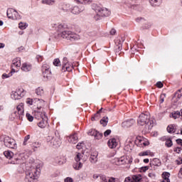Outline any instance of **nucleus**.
<instances>
[{"mask_svg": "<svg viewBox=\"0 0 182 182\" xmlns=\"http://www.w3.org/2000/svg\"><path fill=\"white\" fill-rule=\"evenodd\" d=\"M149 177H150L151 178H156V173L151 172V173H149L148 174Z\"/></svg>", "mask_w": 182, "mask_h": 182, "instance_id": "56", "label": "nucleus"}, {"mask_svg": "<svg viewBox=\"0 0 182 182\" xmlns=\"http://www.w3.org/2000/svg\"><path fill=\"white\" fill-rule=\"evenodd\" d=\"M43 88L42 87H38L36 90V93L37 95V96H42L43 95Z\"/></svg>", "mask_w": 182, "mask_h": 182, "instance_id": "38", "label": "nucleus"}, {"mask_svg": "<svg viewBox=\"0 0 182 182\" xmlns=\"http://www.w3.org/2000/svg\"><path fill=\"white\" fill-rule=\"evenodd\" d=\"M1 141H4V146L9 149H17L18 145L15 139L9 137V136L3 135L1 136Z\"/></svg>", "mask_w": 182, "mask_h": 182, "instance_id": "5", "label": "nucleus"}, {"mask_svg": "<svg viewBox=\"0 0 182 182\" xmlns=\"http://www.w3.org/2000/svg\"><path fill=\"white\" fill-rule=\"evenodd\" d=\"M137 122L139 126H145V132H147L151 129H153L156 119H150V114L146 112V114L142 113L139 115Z\"/></svg>", "mask_w": 182, "mask_h": 182, "instance_id": "2", "label": "nucleus"}, {"mask_svg": "<svg viewBox=\"0 0 182 182\" xmlns=\"http://www.w3.org/2000/svg\"><path fill=\"white\" fill-rule=\"evenodd\" d=\"M11 99L14 100H19V99H21V97L16 93V91L11 92Z\"/></svg>", "mask_w": 182, "mask_h": 182, "instance_id": "31", "label": "nucleus"}, {"mask_svg": "<svg viewBox=\"0 0 182 182\" xmlns=\"http://www.w3.org/2000/svg\"><path fill=\"white\" fill-rule=\"evenodd\" d=\"M94 137L96 140H100L102 137H103V134L97 131L95 132V134H94Z\"/></svg>", "mask_w": 182, "mask_h": 182, "instance_id": "34", "label": "nucleus"}, {"mask_svg": "<svg viewBox=\"0 0 182 182\" xmlns=\"http://www.w3.org/2000/svg\"><path fill=\"white\" fill-rule=\"evenodd\" d=\"M55 163H57L58 164H59L60 166H62V164H63L64 163H65V161L64 160L63 158L62 157H57L55 159Z\"/></svg>", "mask_w": 182, "mask_h": 182, "instance_id": "36", "label": "nucleus"}, {"mask_svg": "<svg viewBox=\"0 0 182 182\" xmlns=\"http://www.w3.org/2000/svg\"><path fill=\"white\" fill-rule=\"evenodd\" d=\"M110 133H112V130L110 129H107L104 132V136L105 137H107V136H109L110 134Z\"/></svg>", "mask_w": 182, "mask_h": 182, "instance_id": "53", "label": "nucleus"}, {"mask_svg": "<svg viewBox=\"0 0 182 182\" xmlns=\"http://www.w3.org/2000/svg\"><path fill=\"white\" fill-rule=\"evenodd\" d=\"M149 3L151 6H160L161 4L163 3V0H149Z\"/></svg>", "mask_w": 182, "mask_h": 182, "instance_id": "23", "label": "nucleus"}, {"mask_svg": "<svg viewBox=\"0 0 182 182\" xmlns=\"http://www.w3.org/2000/svg\"><path fill=\"white\" fill-rule=\"evenodd\" d=\"M165 146L166 147H171L173 146V141L171 140V138L165 136Z\"/></svg>", "mask_w": 182, "mask_h": 182, "instance_id": "25", "label": "nucleus"}, {"mask_svg": "<svg viewBox=\"0 0 182 182\" xmlns=\"http://www.w3.org/2000/svg\"><path fill=\"white\" fill-rule=\"evenodd\" d=\"M93 9L97 14V15L94 16L95 21H99V19H102V18H105L106 16H110L111 12L107 8L95 5Z\"/></svg>", "mask_w": 182, "mask_h": 182, "instance_id": "3", "label": "nucleus"}, {"mask_svg": "<svg viewBox=\"0 0 182 182\" xmlns=\"http://www.w3.org/2000/svg\"><path fill=\"white\" fill-rule=\"evenodd\" d=\"M170 117H173V119H178L180 117V111H174L170 114Z\"/></svg>", "mask_w": 182, "mask_h": 182, "instance_id": "29", "label": "nucleus"}, {"mask_svg": "<svg viewBox=\"0 0 182 182\" xmlns=\"http://www.w3.org/2000/svg\"><path fill=\"white\" fill-rule=\"evenodd\" d=\"M16 93L18 94V96H20V98L22 99L25 95H26V92L23 90V88H18L16 90Z\"/></svg>", "mask_w": 182, "mask_h": 182, "instance_id": "26", "label": "nucleus"}, {"mask_svg": "<svg viewBox=\"0 0 182 182\" xmlns=\"http://www.w3.org/2000/svg\"><path fill=\"white\" fill-rule=\"evenodd\" d=\"M26 117H27L28 122H33V117L32 115H31V114L27 113Z\"/></svg>", "mask_w": 182, "mask_h": 182, "instance_id": "47", "label": "nucleus"}, {"mask_svg": "<svg viewBox=\"0 0 182 182\" xmlns=\"http://www.w3.org/2000/svg\"><path fill=\"white\" fill-rule=\"evenodd\" d=\"M29 139H31V135L30 134L26 135L24 137V141L23 142V146H28V141L29 140Z\"/></svg>", "mask_w": 182, "mask_h": 182, "instance_id": "40", "label": "nucleus"}, {"mask_svg": "<svg viewBox=\"0 0 182 182\" xmlns=\"http://www.w3.org/2000/svg\"><path fill=\"white\" fill-rule=\"evenodd\" d=\"M151 166H155L156 167H160L161 166V161L159 159L154 158L150 162Z\"/></svg>", "mask_w": 182, "mask_h": 182, "instance_id": "20", "label": "nucleus"}, {"mask_svg": "<svg viewBox=\"0 0 182 182\" xmlns=\"http://www.w3.org/2000/svg\"><path fill=\"white\" fill-rule=\"evenodd\" d=\"M77 2H80V4H82V5H86L87 4H91L92 1L90 0H77Z\"/></svg>", "mask_w": 182, "mask_h": 182, "instance_id": "42", "label": "nucleus"}, {"mask_svg": "<svg viewBox=\"0 0 182 182\" xmlns=\"http://www.w3.org/2000/svg\"><path fill=\"white\" fill-rule=\"evenodd\" d=\"M92 177L94 180H100V174H94Z\"/></svg>", "mask_w": 182, "mask_h": 182, "instance_id": "57", "label": "nucleus"}, {"mask_svg": "<svg viewBox=\"0 0 182 182\" xmlns=\"http://www.w3.org/2000/svg\"><path fill=\"white\" fill-rule=\"evenodd\" d=\"M149 154H150V151H144V152H140L139 154V156H149Z\"/></svg>", "mask_w": 182, "mask_h": 182, "instance_id": "50", "label": "nucleus"}, {"mask_svg": "<svg viewBox=\"0 0 182 182\" xmlns=\"http://www.w3.org/2000/svg\"><path fill=\"white\" fill-rule=\"evenodd\" d=\"M18 28H20L21 30L26 29L28 28V26L26 25V23H18Z\"/></svg>", "mask_w": 182, "mask_h": 182, "instance_id": "43", "label": "nucleus"}, {"mask_svg": "<svg viewBox=\"0 0 182 182\" xmlns=\"http://www.w3.org/2000/svg\"><path fill=\"white\" fill-rule=\"evenodd\" d=\"M83 146H85V143L84 142H80L77 144V149L78 150H80V149L83 148Z\"/></svg>", "mask_w": 182, "mask_h": 182, "instance_id": "49", "label": "nucleus"}, {"mask_svg": "<svg viewBox=\"0 0 182 182\" xmlns=\"http://www.w3.org/2000/svg\"><path fill=\"white\" fill-rule=\"evenodd\" d=\"M12 63L16 68H21V58H14Z\"/></svg>", "mask_w": 182, "mask_h": 182, "instance_id": "27", "label": "nucleus"}, {"mask_svg": "<svg viewBox=\"0 0 182 182\" xmlns=\"http://www.w3.org/2000/svg\"><path fill=\"white\" fill-rule=\"evenodd\" d=\"M90 161L95 164V163L97 162V152H94L91 154L90 157Z\"/></svg>", "mask_w": 182, "mask_h": 182, "instance_id": "22", "label": "nucleus"}, {"mask_svg": "<svg viewBox=\"0 0 182 182\" xmlns=\"http://www.w3.org/2000/svg\"><path fill=\"white\" fill-rule=\"evenodd\" d=\"M47 143L52 147H59L61 144L60 138L56 135H49L47 137Z\"/></svg>", "mask_w": 182, "mask_h": 182, "instance_id": "6", "label": "nucleus"}, {"mask_svg": "<svg viewBox=\"0 0 182 182\" xmlns=\"http://www.w3.org/2000/svg\"><path fill=\"white\" fill-rule=\"evenodd\" d=\"M108 182H116V178H113V177L109 178Z\"/></svg>", "mask_w": 182, "mask_h": 182, "instance_id": "63", "label": "nucleus"}, {"mask_svg": "<svg viewBox=\"0 0 182 182\" xmlns=\"http://www.w3.org/2000/svg\"><path fill=\"white\" fill-rule=\"evenodd\" d=\"M68 26L65 24H59L58 26L57 31L59 32L58 36L63 38V39H67V41H77L80 39L79 35L68 31Z\"/></svg>", "mask_w": 182, "mask_h": 182, "instance_id": "1", "label": "nucleus"}, {"mask_svg": "<svg viewBox=\"0 0 182 182\" xmlns=\"http://www.w3.org/2000/svg\"><path fill=\"white\" fill-rule=\"evenodd\" d=\"M6 14L9 19H13V21L21 19V15L14 9H8Z\"/></svg>", "mask_w": 182, "mask_h": 182, "instance_id": "8", "label": "nucleus"}, {"mask_svg": "<svg viewBox=\"0 0 182 182\" xmlns=\"http://www.w3.org/2000/svg\"><path fill=\"white\" fill-rule=\"evenodd\" d=\"M127 160L125 156H121L120 158H114L112 159V163L116 164V166H122L126 164Z\"/></svg>", "mask_w": 182, "mask_h": 182, "instance_id": "13", "label": "nucleus"}, {"mask_svg": "<svg viewBox=\"0 0 182 182\" xmlns=\"http://www.w3.org/2000/svg\"><path fill=\"white\" fill-rule=\"evenodd\" d=\"M16 109H17L18 112L23 110V104L21 103V105H18Z\"/></svg>", "mask_w": 182, "mask_h": 182, "instance_id": "54", "label": "nucleus"}, {"mask_svg": "<svg viewBox=\"0 0 182 182\" xmlns=\"http://www.w3.org/2000/svg\"><path fill=\"white\" fill-rule=\"evenodd\" d=\"M107 144L109 149H116V147H117V141L114 138L110 139H109Z\"/></svg>", "mask_w": 182, "mask_h": 182, "instance_id": "16", "label": "nucleus"}, {"mask_svg": "<svg viewBox=\"0 0 182 182\" xmlns=\"http://www.w3.org/2000/svg\"><path fill=\"white\" fill-rule=\"evenodd\" d=\"M26 102L27 103V105H30V106H32L33 103H36V100H35V99L27 98Z\"/></svg>", "mask_w": 182, "mask_h": 182, "instance_id": "39", "label": "nucleus"}, {"mask_svg": "<svg viewBox=\"0 0 182 182\" xmlns=\"http://www.w3.org/2000/svg\"><path fill=\"white\" fill-rule=\"evenodd\" d=\"M39 114L41 117V120L38 122V126L40 129H45L46 126H48V117L45 114H42V112H39Z\"/></svg>", "mask_w": 182, "mask_h": 182, "instance_id": "11", "label": "nucleus"}, {"mask_svg": "<svg viewBox=\"0 0 182 182\" xmlns=\"http://www.w3.org/2000/svg\"><path fill=\"white\" fill-rule=\"evenodd\" d=\"M62 63V72H72V70L75 69V66H76V63L70 65L69 63V60H68V58L66 57L63 58Z\"/></svg>", "mask_w": 182, "mask_h": 182, "instance_id": "7", "label": "nucleus"}, {"mask_svg": "<svg viewBox=\"0 0 182 182\" xmlns=\"http://www.w3.org/2000/svg\"><path fill=\"white\" fill-rule=\"evenodd\" d=\"M134 123H136V121L134 119H128L122 123V127L127 128L132 127Z\"/></svg>", "mask_w": 182, "mask_h": 182, "instance_id": "15", "label": "nucleus"}, {"mask_svg": "<svg viewBox=\"0 0 182 182\" xmlns=\"http://www.w3.org/2000/svg\"><path fill=\"white\" fill-rule=\"evenodd\" d=\"M124 182H133V178L132 176H128L125 178Z\"/></svg>", "mask_w": 182, "mask_h": 182, "instance_id": "51", "label": "nucleus"}, {"mask_svg": "<svg viewBox=\"0 0 182 182\" xmlns=\"http://www.w3.org/2000/svg\"><path fill=\"white\" fill-rule=\"evenodd\" d=\"M4 154L6 159H12V156H14V152L11 151H5L4 152Z\"/></svg>", "mask_w": 182, "mask_h": 182, "instance_id": "33", "label": "nucleus"}, {"mask_svg": "<svg viewBox=\"0 0 182 182\" xmlns=\"http://www.w3.org/2000/svg\"><path fill=\"white\" fill-rule=\"evenodd\" d=\"M164 99H166V94H161L160 95V100H159L161 104L164 102Z\"/></svg>", "mask_w": 182, "mask_h": 182, "instance_id": "46", "label": "nucleus"}, {"mask_svg": "<svg viewBox=\"0 0 182 182\" xmlns=\"http://www.w3.org/2000/svg\"><path fill=\"white\" fill-rule=\"evenodd\" d=\"M110 35H116V29L112 28L110 32H109Z\"/></svg>", "mask_w": 182, "mask_h": 182, "instance_id": "62", "label": "nucleus"}, {"mask_svg": "<svg viewBox=\"0 0 182 182\" xmlns=\"http://www.w3.org/2000/svg\"><path fill=\"white\" fill-rule=\"evenodd\" d=\"M54 66H60V60L59 58H55L53 60Z\"/></svg>", "mask_w": 182, "mask_h": 182, "instance_id": "44", "label": "nucleus"}, {"mask_svg": "<svg viewBox=\"0 0 182 182\" xmlns=\"http://www.w3.org/2000/svg\"><path fill=\"white\" fill-rule=\"evenodd\" d=\"M12 76V73H9V74L4 73L1 76L2 79H8V77H11Z\"/></svg>", "mask_w": 182, "mask_h": 182, "instance_id": "45", "label": "nucleus"}, {"mask_svg": "<svg viewBox=\"0 0 182 182\" xmlns=\"http://www.w3.org/2000/svg\"><path fill=\"white\" fill-rule=\"evenodd\" d=\"M100 119V114L96 113L92 117L91 120L92 122H97L98 120Z\"/></svg>", "mask_w": 182, "mask_h": 182, "instance_id": "35", "label": "nucleus"}, {"mask_svg": "<svg viewBox=\"0 0 182 182\" xmlns=\"http://www.w3.org/2000/svg\"><path fill=\"white\" fill-rule=\"evenodd\" d=\"M29 146H30L31 149H32V150H33V151H36V149H39V147H41V144L39 141L33 142Z\"/></svg>", "mask_w": 182, "mask_h": 182, "instance_id": "21", "label": "nucleus"}, {"mask_svg": "<svg viewBox=\"0 0 182 182\" xmlns=\"http://www.w3.org/2000/svg\"><path fill=\"white\" fill-rule=\"evenodd\" d=\"M163 86H164L163 82H161V81L156 82V87H159V89H161Z\"/></svg>", "mask_w": 182, "mask_h": 182, "instance_id": "55", "label": "nucleus"}, {"mask_svg": "<svg viewBox=\"0 0 182 182\" xmlns=\"http://www.w3.org/2000/svg\"><path fill=\"white\" fill-rule=\"evenodd\" d=\"M41 70L43 76L44 77V80H49V79L50 78V75L52 73L50 72V67L48 64H44L42 66Z\"/></svg>", "mask_w": 182, "mask_h": 182, "instance_id": "9", "label": "nucleus"}, {"mask_svg": "<svg viewBox=\"0 0 182 182\" xmlns=\"http://www.w3.org/2000/svg\"><path fill=\"white\" fill-rule=\"evenodd\" d=\"M132 181L133 182H140L141 180L143 178L141 177V175L138 174V175H134L132 176Z\"/></svg>", "mask_w": 182, "mask_h": 182, "instance_id": "28", "label": "nucleus"}, {"mask_svg": "<svg viewBox=\"0 0 182 182\" xmlns=\"http://www.w3.org/2000/svg\"><path fill=\"white\" fill-rule=\"evenodd\" d=\"M176 127V125L174 124H171V125H168L166 130L168 132V133H174V128Z\"/></svg>", "mask_w": 182, "mask_h": 182, "instance_id": "37", "label": "nucleus"}, {"mask_svg": "<svg viewBox=\"0 0 182 182\" xmlns=\"http://www.w3.org/2000/svg\"><path fill=\"white\" fill-rule=\"evenodd\" d=\"M162 178H164V182H170V173L164 172L162 173Z\"/></svg>", "mask_w": 182, "mask_h": 182, "instance_id": "24", "label": "nucleus"}, {"mask_svg": "<svg viewBox=\"0 0 182 182\" xmlns=\"http://www.w3.org/2000/svg\"><path fill=\"white\" fill-rule=\"evenodd\" d=\"M97 131V130L96 129L90 130V132H88L89 136H94Z\"/></svg>", "mask_w": 182, "mask_h": 182, "instance_id": "52", "label": "nucleus"}, {"mask_svg": "<svg viewBox=\"0 0 182 182\" xmlns=\"http://www.w3.org/2000/svg\"><path fill=\"white\" fill-rule=\"evenodd\" d=\"M21 70L23 72H31V70H32V65L28 63H23Z\"/></svg>", "mask_w": 182, "mask_h": 182, "instance_id": "17", "label": "nucleus"}, {"mask_svg": "<svg viewBox=\"0 0 182 182\" xmlns=\"http://www.w3.org/2000/svg\"><path fill=\"white\" fill-rule=\"evenodd\" d=\"M52 0H42V4H46V5H52Z\"/></svg>", "mask_w": 182, "mask_h": 182, "instance_id": "48", "label": "nucleus"}, {"mask_svg": "<svg viewBox=\"0 0 182 182\" xmlns=\"http://www.w3.org/2000/svg\"><path fill=\"white\" fill-rule=\"evenodd\" d=\"M36 103L37 104V109H42L45 106V101L43 100L34 98Z\"/></svg>", "mask_w": 182, "mask_h": 182, "instance_id": "19", "label": "nucleus"}, {"mask_svg": "<svg viewBox=\"0 0 182 182\" xmlns=\"http://www.w3.org/2000/svg\"><path fill=\"white\" fill-rule=\"evenodd\" d=\"M109 122V118L107 117H104L101 120H100V124H102L104 127H106L107 126V123Z\"/></svg>", "mask_w": 182, "mask_h": 182, "instance_id": "30", "label": "nucleus"}, {"mask_svg": "<svg viewBox=\"0 0 182 182\" xmlns=\"http://www.w3.org/2000/svg\"><path fill=\"white\" fill-rule=\"evenodd\" d=\"M65 182H73V179L72 178L68 177L65 179Z\"/></svg>", "mask_w": 182, "mask_h": 182, "instance_id": "59", "label": "nucleus"}, {"mask_svg": "<svg viewBox=\"0 0 182 182\" xmlns=\"http://www.w3.org/2000/svg\"><path fill=\"white\" fill-rule=\"evenodd\" d=\"M177 144H180V146H182V139H178L176 140Z\"/></svg>", "mask_w": 182, "mask_h": 182, "instance_id": "60", "label": "nucleus"}, {"mask_svg": "<svg viewBox=\"0 0 182 182\" xmlns=\"http://www.w3.org/2000/svg\"><path fill=\"white\" fill-rule=\"evenodd\" d=\"M175 96H176V97H177V99H181V97H182V89L181 90H178L175 93Z\"/></svg>", "mask_w": 182, "mask_h": 182, "instance_id": "41", "label": "nucleus"}, {"mask_svg": "<svg viewBox=\"0 0 182 182\" xmlns=\"http://www.w3.org/2000/svg\"><path fill=\"white\" fill-rule=\"evenodd\" d=\"M149 170V166H143L141 168V171H143L144 173L147 171Z\"/></svg>", "mask_w": 182, "mask_h": 182, "instance_id": "58", "label": "nucleus"}, {"mask_svg": "<svg viewBox=\"0 0 182 182\" xmlns=\"http://www.w3.org/2000/svg\"><path fill=\"white\" fill-rule=\"evenodd\" d=\"M181 149V148H180V147L174 148L173 151H175V152L179 154L180 151H181V150H180Z\"/></svg>", "mask_w": 182, "mask_h": 182, "instance_id": "61", "label": "nucleus"}, {"mask_svg": "<svg viewBox=\"0 0 182 182\" xmlns=\"http://www.w3.org/2000/svg\"><path fill=\"white\" fill-rule=\"evenodd\" d=\"M124 37H121L115 40V45L117 50H122L123 48V42H124Z\"/></svg>", "mask_w": 182, "mask_h": 182, "instance_id": "14", "label": "nucleus"}, {"mask_svg": "<svg viewBox=\"0 0 182 182\" xmlns=\"http://www.w3.org/2000/svg\"><path fill=\"white\" fill-rule=\"evenodd\" d=\"M82 159V154L77 153L75 157V163L73 164V167L75 170H80L83 167V164L80 162Z\"/></svg>", "mask_w": 182, "mask_h": 182, "instance_id": "10", "label": "nucleus"}, {"mask_svg": "<svg viewBox=\"0 0 182 182\" xmlns=\"http://www.w3.org/2000/svg\"><path fill=\"white\" fill-rule=\"evenodd\" d=\"M77 135L76 134H74L73 135H70L68 138V141L69 143H72L73 144H76L77 143Z\"/></svg>", "mask_w": 182, "mask_h": 182, "instance_id": "18", "label": "nucleus"}, {"mask_svg": "<svg viewBox=\"0 0 182 182\" xmlns=\"http://www.w3.org/2000/svg\"><path fill=\"white\" fill-rule=\"evenodd\" d=\"M109 179H110V178L106 176V175L100 174V182H109Z\"/></svg>", "mask_w": 182, "mask_h": 182, "instance_id": "32", "label": "nucleus"}, {"mask_svg": "<svg viewBox=\"0 0 182 182\" xmlns=\"http://www.w3.org/2000/svg\"><path fill=\"white\" fill-rule=\"evenodd\" d=\"M38 168L33 169L32 171H28L26 172V177L24 179L25 182H36L38 180V176L40 174V171Z\"/></svg>", "mask_w": 182, "mask_h": 182, "instance_id": "4", "label": "nucleus"}, {"mask_svg": "<svg viewBox=\"0 0 182 182\" xmlns=\"http://www.w3.org/2000/svg\"><path fill=\"white\" fill-rule=\"evenodd\" d=\"M96 35H97V33H96V31H92L90 33V36H96Z\"/></svg>", "mask_w": 182, "mask_h": 182, "instance_id": "64", "label": "nucleus"}, {"mask_svg": "<svg viewBox=\"0 0 182 182\" xmlns=\"http://www.w3.org/2000/svg\"><path fill=\"white\" fill-rule=\"evenodd\" d=\"M70 11L74 15H79V14L85 11V6L83 5L75 6L70 9Z\"/></svg>", "mask_w": 182, "mask_h": 182, "instance_id": "12", "label": "nucleus"}]
</instances>
